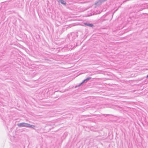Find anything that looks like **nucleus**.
Segmentation results:
<instances>
[{
	"label": "nucleus",
	"mask_w": 148,
	"mask_h": 148,
	"mask_svg": "<svg viewBox=\"0 0 148 148\" xmlns=\"http://www.w3.org/2000/svg\"><path fill=\"white\" fill-rule=\"evenodd\" d=\"M28 123H19L17 124V125L20 127H27Z\"/></svg>",
	"instance_id": "nucleus-1"
},
{
	"label": "nucleus",
	"mask_w": 148,
	"mask_h": 148,
	"mask_svg": "<svg viewBox=\"0 0 148 148\" xmlns=\"http://www.w3.org/2000/svg\"><path fill=\"white\" fill-rule=\"evenodd\" d=\"M105 1L106 0H99L97 3H95V4L97 6H99Z\"/></svg>",
	"instance_id": "nucleus-2"
},
{
	"label": "nucleus",
	"mask_w": 148,
	"mask_h": 148,
	"mask_svg": "<svg viewBox=\"0 0 148 148\" xmlns=\"http://www.w3.org/2000/svg\"><path fill=\"white\" fill-rule=\"evenodd\" d=\"M91 79V77H87V78H86V79L84 80L78 86H80L82 84H83V83H84L85 82H87V81H88V80H89L90 79Z\"/></svg>",
	"instance_id": "nucleus-3"
},
{
	"label": "nucleus",
	"mask_w": 148,
	"mask_h": 148,
	"mask_svg": "<svg viewBox=\"0 0 148 148\" xmlns=\"http://www.w3.org/2000/svg\"><path fill=\"white\" fill-rule=\"evenodd\" d=\"M35 126L33 125H31L28 123L27 127L32 128L34 129L35 130Z\"/></svg>",
	"instance_id": "nucleus-4"
},
{
	"label": "nucleus",
	"mask_w": 148,
	"mask_h": 148,
	"mask_svg": "<svg viewBox=\"0 0 148 148\" xmlns=\"http://www.w3.org/2000/svg\"><path fill=\"white\" fill-rule=\"evenodd\" d=\"M84 24L86 26H89L90 27H92L93 26V25L92 24L88 23H84Z\"/></svg>",
	"instance_id": "nucleus-5"
},
{
	"label": "nucleus",
	"mask_w": 148,
	"mask_h": 148,
	"mask_svg": "<svg viewBox=\"0 0 148 148\" xmlns=\"http://www.w3.org/2000/svg\"><path fill=\"white\" fill-rule=\"evenodd\" d=\"M58 1L59 2H60L61 4L64 5H65L66 4V2L63 0H58Z\"/></svg>",
	"instance_id": "nucleus-6"
},
{
	"label": "nucleus",
	"mask_w": 148,
	"mask_h": 148,
	"mask_svg": "<svg viewBox=\"0 0 148 148\" xmlns=\"http://www.w3.org/2000/svg\"><path fill=\"white\" fill-rule=\"evenodd\" d=\"M147 77H148V75H147Z\"/></svg>",
	"instance_id": "nucleus-7"
}]
</instances>
